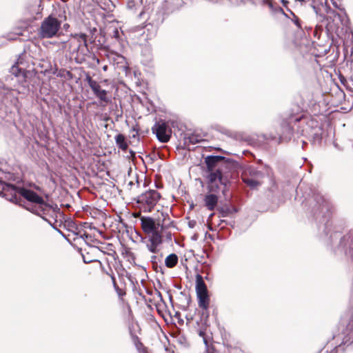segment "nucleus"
I'll list each match as a JSON object with an SVG mask.
<instances>
[{"instance_id":"f257e3e1","label":"nucleus","mask_w":353,"mask_h":353,"mask_svg":"<svg viewBox=\"0 0 353 353\" xmlns=\"http://www.w3.org/2000/svg\"><path fill=\"white\" fill-rule=\"evenodd\" d=\"M3 195L12 203L24 207L32 213L41 216L49 224H52L57 209L48 204L43 199L32 190L9 184L3 186Z\"/></svg>"},{"instance_id":"f03ea898","label":"nucleus","mask_w":353,"mask_h":353,"mask_svg":"<svg viewBox=\"0 0 353 353\" xmlns=\"http://www.w3.org/2000/svg\"><path fill=\"white\" fill-rule=\"evenodd\" d=\"M65 48L72 55L76 54L75 59H83L89 52L87 35L85 33L72 34L65 43Z\"/></svg>"},{"instance_id":"7ed1b4c3","label":"nucleus","mask_w":353,"mask_h":353,"mask_svg":"<svg viewBox=\"0 0 353 353\" xmlns=\"http://www.w3.org/2000/svg\"><path fill=\"white\" fill-rule=\"evenodd\" d=\"M208 172L207 179L209 192H219L221 189L223 193L225 194L228 179L223 176L222 170L218 168L216 170Z\"/></svg>"},{"instance_id":"20e7f679","label":"nucleus","mask_w":353,"mask_h":353,"mask_svg":"<svg viewBox=\"0 0 353 353\" xmlns=\"http://www.w3.org/2000/svg\"><path fill=\"white\" fill-rule=\"evenodd\" d=\"M161 198V194L155 190H150L139 195L137 203L144 212H151Z\"/></svg>"},{"instance_id":"39448f33","label":"nucleus","mask_w":353,"mask_h":353,"mask_svg":"<svg viewBox=\"0 0 353 353\" xmlns=\"http://www.w3.org/2000/svg\"><path fill=\"white\" fill-rule=\"evenodd\" d=\"M60 27L61 21L55 17L49 16L42 21L39 34L41 38H52L57 34Z\"/></svg>"},{"instance_id":"423d86ee","label":"nucleus","mask_w":353,"mask_h":353,"mask_svg":"<svg viewBox=\"0 0 353 353\" xmlns=\"http://www.w3.org/2000/svg\"><path fill=\"white\" fill-rule=\"evenodd\" d=\"M196 292L198 299V305L203 310L207 311L210 305V297L207 286L202 276L197 274L196 276Z\"/></svg>"},{"instance_id":"0eeeda50","label":"nucleus","mask_w":353,"mask_h":353,"mask_svg":"<svg viewBox=\"0 0 353 353\" xmlns=\"http://www.w3.org/2000/svg\"><path fill=\"white\" fill-rule=\"evenodd\" d=\"M86 81L93 94L100 100V101L103 102L105 104L111 103V95L109 94L108 91L101 88L99 82L92 79L90 76L86 77Z\"/></svg>"},{"instance_id":"6e6552de","label":"nucleus","mask_w":353,"mask_h":353,"mask_svg":"<svg viewBox=\"0 0 353 353\" xmlns=\"http://www.w3.org/2000/svg\"><path fill=\"white\" fill-rule=\"evenodd\" d=\"M152 130L160 142L167 143L169 141L172 134V130L165 121L161 120L156 122Z\"/></svg>"},{"instance_id":"1a4fd4ad","label":"nucleus","mask_w":353,"mask_h":353,"mask_svg":"<svg viewBox=\"0 0 353 353\" xmlns=\"http://www.w3.org/2000/svg\"><path fill=\"white\" fill-rule=\"evenodd\" d=\"M208 171H214L222 168L225 163V158L221 156H208L205 159Z\"/></svg>"},{"instance_id":"9d476101","label":"nucleus","mask_w":353,"mask_h":353,"mask_svg":"<svg viewBox=\"0 0 353 353\" xmlns=\"http://www.w3.org/2000/svg\"><path fill=\"white\" fill-rule=\"evenodd\" d=\"M342 344L343 345L347 346L353 344V308L352 309L351 314L348 319Z\"/></svg>"},{"instance_id":"9b49d317","label":"nucleus","mask_w":353,"mask_h":353,"mask_svg":"<svg viewBox=\"0 0 353 353\" xmlns=\"http://www.w3.org/2000/svg\"><path fill=\"white\" fill-rule=\"evenodd\" d=\"M141 223L143 230L150 234L151 232L154 231L157 228H159L157 221H154L152 218L148 216H143L141 218Z\"/></svg>"},{"instance_id":"f8f14e48","label":"nucleus","mask_w":353,"mask_h":353,"mask_svg":"<svg viewBox=\"0 0 353 353\" xmlns=\"http://www.w3.org/2000/svg\"><path fill=\"white\" fill-rule=\"evenodd\" d=\"M157 221L158 225L161 228V230H165L173 226V222L167 212H161L158 216Z\"/></svg>"},{"instance_id":"ddd939ff","label":"nucleus","mask_w":353,"mask_h":353,"mask_svg":"<svg viewBox=\"0 0 353 353\" xmlns=\"http://www.w3.org/2000/svg\"><path fill=\"white\" fill-rule=\"evenodd\" d=\"M217 192H210V194H208L204 197V203L205 206L208 208L209 210H214L216 208L219 197L216 194Z\"/></svg>"},{"instance_id":"4468645a","label":"nucleus","mask_w":353,"mask_h":353,"mask_svg":"<svg viewBox=\"0 0 353 353\" xmlns=\"http://www.w3.org/2000/svg\"><path fill=\"white\" fill-rule=\"evenodd\" d=\"M164 230H161V228H157L153 232H151V236L150 237V241L154 243V244L160 245L162 243V236L163 232Z\"/></svg>"},{"instance_id":"2eb2a0df","label":"nucleus","mask_w":353,"mask_h":353,"mask_svg":"<svg viewBox=\"0 0 353 353\" xmlns=\"http://www.w3.org/2000/svg\"><path fill=\"white\" fill-rule=\"evenodd\" d=\"M115 142L117 147L123 151H125L128 148L125 137L122 134H119L115 137Z\"/></svg>"},{"instance_id":"dca6fc26","label":"nucleus","mask_w":353,"mask_h":353,"mask_svg":"<svg viewBox=\"0 0 353 353\" xmlns=\"http://www.w3.org/2000/svg\"><path fill=\"white\" fill-rule=\"evenodd\" d=\"M177 263L178 256L176 254H170L165 259V265L169 268H174Z\"/></svg>"},{"instance_id":"f3484780","label":"nucleus","mask_w":353,"mask_h":353,"mask_svg":"<svg viewBox=\"0 0 353 353\" xmlns=\"http://www.w3.org/2000/svg\"><path fill=\"white\" fill-rule=\"evenodd\" d=\"M243 181L245 183H246L248 186H250L251 188H254L259 185V182L254 179L248 178V177H244L243 179Z\"/></svg>"},{"instance_id":"a211bd4d","label":"nucleus","mask_w":353,"mask_h":353,"mask_svg":"<svg viewBox=\"0 0 353 353\" xmlns=\"http://www.w3.org/2000/svg\"><path fill=\"white\" fill-rule=\"evenodd\" d=\"M73 234L75 236L73 238L74 241H85V239L88 238L89 235L86 234L85 232L81 233V231L73 232Z\"/></svg>"},{"instance_id":"6ab92c4d","label":"nucleus","mask_w":353,"mask_h":353,"mask_svg":"<svg viewBox=\"0 0 353 353\" xmlns=\"http://www.w3.org/2000/svg\"><path fill=\"white\" fill-rule=\"evenodd\" d=\"M286 131H287V135H282L280 137L281 141H288L290 139L291 136L292 134V130L289 126L285 127Z\"/></svg>"},{"instance_id":"aec40b11","label":"nucleus","mask_w":353,"mask_h":353,"mask_svg":"<svg viewBox=\"0 0 353 353\" xmlns=\"http://www.w3.org/2000/svg\"><path fill=\"white\" fill-rule=\"evenodd\" d=\"M233 212H236V210L234 209L233 210L230 209L229 208H227L225 209H222L220 210L219 214L221 217H226L230 216L231 214H232Z\"/></svg>"},{"instance_id":"412c9836","label":"nucleus","mask_w":353,"mask_h":353,"mask_svg":"<svg viewBox=\"0 0 353 353\" xmlns=\"http://www.w3.org/2000/svg\"><path fill=\"white\" fill-rule=\"evenodd\" d=\"M111 276V279H112V283H113V285H114V289L115 290L117 291L118 295L119 296H121L124 294V293L123 292L122 290L120 289L119 288V286L117 285L116 283V280H115V277L114 276V275H110Z\"/></svg>"},{"instance_id":"4be33fe9","label":"nucleus","mask_w":353,"mask_h":353,"mask_svg":"<svg viewBox=\"0 0 353 353\" xmlns=\"http://www.w3.org/2000/svg\"><path fill=\"white\" fill-rule=\"evenodd\" d=\"M136 347L139 353H148L147 349L143 346V343L138 341L136 343Z\"/></svg>"},{"instance_id":"5701e85b","label":"nucleus","mask_w":353,"mask_h":353,"mask_svg":"<svg viewBox=\"0 0 353 353\" xmlns=\"http://www.w3.org/2000/svg\"><path fill=\"white\" fill-rule=\"evenodd\" d=\"M315 200L316 203L321 206V205H323L324 203H327L326 200L325 199L324 196L321 194H317L316 195Z\"/></svg>"},{"instance_id":"b1692460","label":"nucleus","mask_w":353,"mask_h":353,"mask_svg":"<svg viewBox=\"0 0 353 353\" xmlns=\"http://www.w3.org/2000/svg\"><path fill=\"white\" fill-rule=\"evenodd\" d=\"M159 245V244H154V243L150 242V244L147 245L148 249L152 253H157L158 250L157 247Z\"/></svg>"},{"instance_id":"393cba45","label":"nucleus","mask_w":353,"mask_h":353,"mask_svg":"<svg viewBox=\"0 0 353 353\" xmlns=\"http://www.w3.org/2000/svg\"><path fill=\"white\" fill-rule=\"evenodd\" d=\"M189 139H190V142L193 143V144H195V143H199L200 142V139H198V137L194 135V134H192L191 135L190 137H189Z\"/></svg>"},{"instance_id":"a878e982","label":"nucleus","mask_w":353,"mask_h":353,"mask_svg":"<svg viewBox=\"0 0 353 353\" xmlns=\"http://www.w3.org/2000/svg\"><path fill=\"white\" fill-rule=\"evenodd\" d=\"M112 36L117 40L120 39V31L119 30L118 28H114V30H112Z\"/></svg>"},{"instance_id":"bb28decb","label":"nucleus","mask_w":353,"mask_h":353,"mask_svg":"<svg viewBox=\"0 0 353 353\" xmlns=\"http://www.w3.org/2000/svg\"><path fill=\"white\" fill-rule=\"evenodd\" d=\"M293 16H294V19H292V21H294V24L298 28H301V23H300L299 18L296 16H295L294 14H293Z\"/></svg>"},{"instance_id":"cd10ccee","label":"nucleus","mask_w":353,"mask_h":353,"mask_svg":"<svg viewBox=\"0 0 353 353\" xmlns=\"http://www.w3.org/2000/svg\"><path fill=\"white\" fill-rule=\"evenodd\" d=\"M20 70L18 68L17 66L13 65L11 68V72L14 74L15 76L18 75V73L19 72Z\"/></svg>"},{"instance_id":"c85d7f7f","label":"nucleus","mask_w":353,"mask_h":353,"mask_svg":"<svg viewBox=\"0 0 353 353\" xmlns=\"http://www.w3.org/2000/svg\"><path fill=\"white\" fill-rule=\"evenodd\" d=\"M72 74L70 71H66V75L65 76V78H68V79H72Z\"/></svg>"},{"instance_id":"c756f323","label":"nucleus","mask_w":353,"mask_h":353,"mask_svg":"<svg viewBox=\"0 0 353 353\" xmlns=\"http://www.w3.org/2000/svg\"><path fill=\"white\" fill-rule=\"evenodd\" d=\"M335 349H336V353H339V352L341 350H342V349H343V345H342V344H340L339 345L336 346V347H335Z\"/></svg>"},{"instance_id":"7c9ffc66","label":"nucleus","mask_w":353,"mask_h":353,"mask_svg":"<svg viewBox=\"0 0 353 353\" xmlns=\"http://www.w3.org/2000/svg\"><path fill=\"white\" fill-rule=\"evenodd\" d=\"M312 8H313L314 11L315 12V13H316V14H319V10H318V8H317L316 6H312Z\"/></svg>"},{"instance_id":"2f4dec72","label":"nucleus","mask_w":353,"mask_h":353,"mask_svg":"<svg viewBox=\"0 0 353 353\" xmlns=\"http://www.w3.org/2000/svg\"><path fill=\"white\" fill-rule=\"evenodd\" d=\"M350 254H351V257H352V259L353 261V250H350Z\"/></svg>"},{"instance_id":"473e14b6","label":"nucleus","mask_w":353,"mask_h":353,"mask_svg":"<svg viewBox=\"0 0 353 353\" xmlns=\"http://www.w3.org/2000/svg\"><path fill=\"white\" fill-rule=\"evenodd\" d=\"M167 236H168V238L171 239V234L170 233L168 234Z\"/></svg>"},{"instance_id":"72a5a7b5","label":"nucleus","mask_w":353,"mask_h":353,"mask_svg":"<svg viewBox=\"0 0 353 353\" xmlns=\"http://www.w3.org/2000/svg\"><path fill=\"white\" fill-rule=\"evenodd\" d=\"M189 224H190V226L191 228H193V227H194V223H192L191 222H190V223H189Z\"/></svg>"},{"instance_id":"f704fd0d","label":"nucleus","mask_w":353,"mask_h":353,"mask_svg":"<svg viewBox=\"0 0 353 353\" xmlns=\"http://www.w3.org/2000/svg\"><path fill=\"white\" fill-rule=\"evenodd\" d=\"M107 68H108V66H107V65H105V66L103 68V70H105V71L107 70Z\"/></svg>"},{"instance_id":"c9c22d12","label":"nucleus","mask_w":353,"mask_h":353,"mask_svg":"<svg viewBox=\"0 0 353 353\" xmlns=\"http://www.w3.org/2000/svg\"><path fill=\"white\" fill-rule=\"evenodd\" d=\"M257 174H258L259 175H261V172H257Z\"/></svg>"}]
</instances>
